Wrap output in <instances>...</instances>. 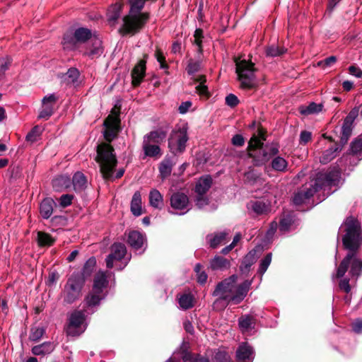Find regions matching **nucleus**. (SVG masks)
I'll list each match as a JSON object with an SVG mask.
<instances>
[{"mask_svg": "<svg viewBox=\"0 0 362 362\" xmlns=\"http://www.w3.org/2000/svg\"><path fill=\"white\" fill-rule=\"evenodd\" d=\"M341 172L333 170L326 173H319L314 185L305 190L298 192L294 194L293 202L295 205H301L305 200L313 197L314 194L326 187L337 186L340 182Z\"/></svg>", "mask_w": 362, "mask_h": 362, "instance_id": "f257e3e1", "label": "nucleus"}, {"mask_svg": "<svg viewBox=\"0 0 362 362\" xmlns=\"http://www.w3.org/2000/svg\"><path fill=\"white\" fill-rule=\"evenodd\" d=\"M358 107H355L344 118L340 128L339 142L335 143L334 146L323 151L322 155L320 158V162L322 164H327L337 156V153L341 151L342 148L347 144L352 135L354 122L358 115Z\"/></svg>", "mask_w": 362, "mask_h": 362, "instance_id": "f03ea898", "label": "nucleus"}, {"mask_svg": "<svg viewBox=\"0 0 362 362\" xmlns=\"http://www.w3.org/2000/svg\"><path fill=\"white\" fill-rule=\"evenodd\" d=\"M339 230L343 233V248L348 252H358L362 246V227L358 218L353 216L346 217Z\"/></svg>", "mask_w": 362, "mask_h": 362, "instance_id": "7ed1b4c3", "label": "nucleus"}, {"mask_svg": "<svg viewBox=\"0 0 362 362\" xmlns=\"http://www.w3.org/2000/svg\"><path fill=\"white\" fill-rule=\"evenodd\" d=\"M235 63V72L238 76V81L240 82V88L243 90H252L257 88L256 77L255 72V64L251 61L241 60L240 58L233 57Z\"/></svg>", "mask_w": 362, "mask_h": 362, "instance_id": "20e7f679", "label": "nucleus"}, {"mask_svg": "<svg viewBox=\"0 0 362 362\" xmlns=\"http://www.w3.org/2000/svg\"><path fill=\"white\" fill-rule=\"evenodd\" d=\"M113 147L107 144H101L97 146L96 161L100 165V170L105 179L112 177L113 170L117 160Z\"/></svg>", "mask_w": 362, "mask_h": 362, "instance_id": "39448f33", "label": "nucleus"}, {"mask_svg": "<svg viewBox=\"0 0 362 362\" xmlns=\"http://www.w3.org/2000/svg\"><path fill=\"white\" fill-rule=\"evenodd\" d=\"M358 252H348L337 269L335 277H344L349 269V275L356 281L362 274V259L357 256Z\"/></svg>", "mask_w": 362, "mask_h": 362, "instance_id": "423d86ee", "label": "nucleus"}, {"mask_svg": "<svg viewBox=\"0 0 362 362\" xmlns=\"http://www.w3.org/2000/svg\"><path fill=\"white\" fill-rule=\"evenodd\" d=\"M85 286L83 279L71 274L64 286L61 296L64 304H72L82 296V290Z\"/></svg>", "mask_w": 362, "mask_h": 362, "instance_id": "0eeeda50", "label": "nucleus"}, {"mask_svg": "<svg viewBox=\"0 0 362 362\" xmlns=\"http://www.w3.org/2000/svg\"><path fill=\"white\" fill-rule=\"evenodd\" d=\"M92 37V32L87 28H78L74 31L69 30L64 33L62 45L64 49L74 50L78 44L85 43Z\"/></svg>", "mask_w": 362, "mask_h": 362, "instance_id": "6e6552de", "label": "nucleus"}, {"mask_svg": "<svg viewBox=\"0 0 362 362\" xmlns=\"http://www.w3.org/2000/svg\"><path fill=\"white\" fill-rule=\"evenodd\" d=\"M263 146L264 143L255 135H252L248 142L247 148L248 156L253 158L256 165H264L270 160L269 153L267 148H263Z\"/></svg>", "mask_w": 362, "mask_h": 362, "instance_id": "1a4fd4ad", "label": "nucleus"}, {"mask_svg": "<svg viewBox=\"0 0 362 362\" xmlns=\"http://www.w3.org/2000/svg\"><path fill=\"white\" fill-rule=\"evenodd\" d=\"M188 139L187 127H183L173 132L168 139V148L170 152L174 155L182 153L185 151Z\"/></svg>", "mask_w": 362, "mask_h": 362, "instance_id": "9d476101", "label": "nucleus"}, {"mask_svg": "<svg viewBox=\"0 0 362 362\" xmlns=\"http://www.w3.org/2000/svg\"><path fill=\"white\" fill-rule=\"evenodd\" d=\"M85 321V313L83 310H74L69 316V324L66 328L68 336L77 337L82 334L85 328L81 325Z\"/></svg>", "mask_w": 362, "mask_h": 362, "instance_id": "9b49d317", "label": "nucleus"}, {"mask_svg": "<svg viewBox=\"0 0 362 362\" xmlns=\"http://www.w3.org/2000/svg\"><path fill=\"white\" fill-rule=\"evenodd\" d=\"M170 206L178 211L175 214L184 215L187 213L191 207L188 196L182 192H176L172 194L170 198Z\"/></svg>", "mask_w": 362, "mask_h": 362, "instance_id": "f8f14e48", "label": "nucleus"}, {"mask_svg": "<svg viewBox=\"0 0 362 362\" xmlns=\"http://www.w3.org/2000/svg\"><path fill=\"white\" fill-rule=\"evenodd\" d=\"M250 286L251 282L248 280H245L239 284L234 291H233L232 289H228V305L230 303L235 305L240 303L247 296Z\"/></svg>", "mask_w": 362, "mask_h": 362, "instance_id": "ddd939ff", "label": "nucleus"}, {"mask_svg": "<svg viewBox=\"0 0 362 362\" xmlns=\"http://www.w3.org/2000/svg\"><path fill=\"white\" fill-rule=\"evenodd\" d=\"M212 295L217 297L213 303V309L216 311H223L226 308V279L216 285Z\"/></svg>", "mask_w": 362, "mask_h": 362, "instance_id": "4468645a", "label": "nucleus"}, {"mask_svg": "<svg viewBox=\"0 0 362 362\" xmlns=\"http://www.w3.org/2000/svg\"><path fill=\"white\" fill-rule=\"evenodd\" d=\"M127 242L135 251L141 250L139 252L140 254L143 253L147 247L146 235L137 230H132L129 233Z\"/></svg>", "mask_w": 362, "mask_h": 362, "instance_id": "2eb2a0df", "label": "nucleus"}, {"mask_svg": "<svg viewBox=\"0 0 362 362\" xmlns=\"http://www.w3.org/2000/svg\"><path fill=\"white\" fill-rule=\"evenodd\" d=\"M126 253L127 248L123 243H114L111 247V253L105 259L106 267L108 269H112L113 267V262L115 260H121L124 257Z\"/></svg>", "mask_w": 362, "mask_h": 362, "instance_id": "dca6fc26", "label": "nucleus"}, {"mask_svg": "<svg viewBox=\"0 0 362 362\" xmlns=\"http://www.w3.org/2000/svg\"><path fill=\"white\" fill-rule=\"evenodd\" d=\"M262 252V247L259 245L249 251L244 257L242 261L240 269L242 271H249L250 268L254 264Z\"/></svg>", "mask_w": 362, "mask_h": 362, "instance_id": "f3484780", "label": "nucleus"}, {"mask_svg": "<svg viewBox=\"0 0 362 362\" xmlns=\"http://www.w3.org/2000/svg\"><path fill=\"white\" fill-rule=\"evenodd\" d=\"M96 267V259L95 257H90L83 264L81 271L74 272L71 274L78 276L83 279L86 284V280L91 276Z\"/></svg>", "mask_w": 362, "mask_h": 362, "instance_id": "a211bd4d", "label": "nucleus"}, {"mask_svg": "<svg viewBox=\"0 0 362 362\" xmlns=\"http://www.w3.org/2000/svg\"><path fill=\"white\" fill-rule=\"evenodd\" d=\"M254 351L247 343H242L236 350V360L238 362H252Z\"/></svg>", "mask_w": 362, "mask_h": 362, "instance_id": "6ab92c4d", "label": "nucleus"}, {"mask_svg": "<svg viewBox=\"0 0 362 362\" xmlns=\"http://www.w3.org/2000/svg\"><path fill=\"white\" fill-rule=\"evenodd\" d=\"M212 178L209 175L201 176L196 182L194 192L197 195H204L212 185Z\"/></svg>", "mask_w": 362, "mask_h": 362, "instance_id": "aec40b11", "label": "nucleus"}, {"mask_svg": "<svg viewBox=\"0 0 362 362\" xmlns=\"http://www.w3.org/2000/svg\"><path fill=\"white\" fill-rule=\"evenodd\" d=\"M146 71V62L141 60L134 66L132 71V85L134 86H138L140 85L143 78L145 76Z\"/></svg>", "mask_w": 362, "mask_h": 362, "instance_id": "412c9836", "label": "nucleus"}, {"mask_svg": "<svg viewBox=\"0 0 362 362\" xmlns=\"http://www.w3.org/2000/svg\"><path fill=\"white\" fill-rule=\"evenodd\" d=\"M247 209L257 216L266 214L269 211V206L264 201L251 200L247 203Z\"/></svg>", "mask_w": 362, "mask_h": 362, "instance_id": "4be33fe9", "label": "nucleus"}, {"mask_svg": "<svg viewBox=\"0 0 362 362\" xmlns=\"http://www.w3.org/2000/svg\"><path fill=\"white\" fill-rule=\"evenodd\" d=\"M110 117V121H105L104 125L105 130L104 131V137L107 141L113 140L117 134L119 122Z\"/></svg>", "mask_w": 362, "mask_h": 362, "instance_id": "5701e85b", "label": "nucleus"}, {"mask_svg": "<svg viewBox=\"0 0 362 362\" xmlns=\"http://www.w3.org/2000/svg\"><path fill=\"white\" fill-rule=\"evenodd\" d=\"M56 204L53 199L45 198L40 204V214L42 218L48 219L53 213V208Z\"/></svg>", "mask_w": 362, "mask_h": 362, "instance_id": "b1692460", "label": "nucleus"}, {"mask_svg": "<svg viewBox=\"0 0 362 362\" xmlns=\"http://www.w3.org/2000/svg\"><path fill=\"white\" fill-rule=\"evenodd\" d=\"M56 345L51 341H45L40 344L34 346L32 354L35 356H45L51 354L55 349Z\"/></svg>", "mask_w": 362, "mask_h": 362, "instance_id": "393cba45", "label": "nucleus"}, {"mask_svg": "<svg viewBox=\"0 0 362 362\" xmlns=\"http://www.w3.org/2000/svg\"><path fill=\"white\" fill-rule=\"evenodd\" d=\"M348 153L355 156L358 160L362 159V133L350 143Z\"/></svg>", "mask_w": 362, "mask_h": 362, "instance_id": "a878e982", "label": "nucleus"}, {"mask_svg": "<svg viewBox=\"0 0 362 362\" xmlns=\"http://www.w3.org/2000/svg\"><path fill=\"white\" fill-rule=\"evenodd\" d=\"M106 296L105 293H102L98 291L95 292L92 290L85 298L84 303L88 308H93V307L98 306L100 301Z\"/></svg>", "mask_w": 362, "mask_h": 362, "instance_id": "bb28decb", "label": "nucleus"}, {"mask_svg": "<svg viewBox=\"0 0 362 362\" xmlns=\"http://www.w3.org/2000/svg\"><path fill=\"white\" fill-rule=\"evenodd\" d=\"M108 281L107 280V276L105 272H98L93 281V285L92 290H94L95 292H100L102 293H105L104 289L107 286Z\"/></svg>", "mask_w": 362, "mask_h": 362, "instance_id": "cd10ccee", "label": "nucleus"}, {"mask_svg": "<svg viewBox=\"0 0 362 362\" xmlns=\"http://www.w3.org/2000/svg\"><path fill=\"white\" fill-rule=\"evenodd\" d=\"M74 189L76 192L83 191L87 187V179L81 172H76L72 177Z\"/></svg>", "mask_w": 362, "mask_h": 362, "instance_id": "c85d7f7f", "label": "nucleus"}, {"mask_svg": "<svg viewBox=\"0 0 362 362\" xmlns=\"http://www.w3.org/2000/svg\"><path fill=\"white\" fill-rule=\"evenodd\" d=\"M322 108L323 105L322 103L317 104L315 102H311L308 105H300L298 107V111L303 115H310L320 112Z\"/></svg>", "mask_w": 362, "mask_h": 362, "instance_id": "c756f323", "label": "nucleus"}, {"mask_svg": "<svg viewBox=\"0 0 362 362\" xmlns=\"http://www.w3.org/2000/svg\"><path fill=\"white\" fill-rule=\"evenodd\" d=\"M142 148L144 155L148 157H155L161 154L160 148L158 144H151L144 139L142 142Z\"/></svg>", "mask_w": 362, "mask_h": 362, "instance_id": "7c9ffc66", "label": "nucleus"}, {"mask_svg": "<svg viewBox=\"0 0 362 362\" xmlns=\"http://www.w3.org/2000/svg\"><path fill=\"white\" fill-rule=\"evenodd\" d=\"M103 53L101 41L98 39L92 40L91 47L84 52V54L90 59L98 58Z\"/></svg>", "mask_w": 362, "mask_h": 362, "instance_id": "2f4dec72", "label": "nucleus"}, {"mask_svg": "<svg viewBox=\"0 0 362 362\" xmlns=\"http://www.w3.org/2000/svg\"><path fill=\"white\" fill-rule=\"evenodd\" d=\"M226 238V231L208 234L206 237V240L209 244L210 247L213 249L216 248Z\"/></svg>", "mask_w": 362, "mask_h": 362, "instance_id": "473e14b6", "label": "nucleus"}, {"mask_svg": "<svg viewBox=\"0 0 362 362\" xmlns=\"http://www.w3.org/2000/svg\"><path fill=\"white\" fill-rule=\"evenodd\" d=\"M166 137V132L163 130L152 131L144 136V140L150 141L155 144H159L163 141Z\"/></svg>", "mask_w": 362, "mask_h": 362, "instance_id": "72a5a7b5", "label": "nucleus"}, {"mask_svg": "<svg viewBox=\"0 0 362 362\" xmlns=\"http://www.w3.org/2000/svg\"><path fill=\"white\" fill-rule=\"evenodd\" d=\"M238 325L243 332H248L255 328V319L249 315H243L238 319Z\"/></svg>", "mask_w": 362, "mask_h": 362, "instance_id": "f704fd0d", "label": "nucleus"}, {"mask_svg": "<svg viewBox=\"0 0 362 362\" xmlns=\"http://www.w3.org/2000/svg\"><path fill=\"white\" fill-rule=\"evenodd\" d=\"M122 11V6L116 4L112 5L107 11V21L111 26L115 25L117 20L120 17Z\"/></svg>", "mask_w": 362, "mask_h": 362, "instance_id": "c9c22d12", "label": "nucleus"}, {"mask_svg": "<svg viewBox=\"0 0 362 362\" xmlns=\"http://www.w3.org/2000/svg\"><path fill=\"white\" fill-rule=\"evenodd\" d=\"M149 204L154 209H161L163 205V199L160 192L153 189L149 192Z\"/></svg>", "mask_w": 362, "mask_h": 362, "instance_id": "e433bc0d", "label": "nucleus"}, {"mask_svg": "<svg viewBox=\"0 0 362 362\" xmlns=\"http://www.w3.org/2000/svg\"><path fill=\"white\" fill-rule=\"evenodd\" d=\"M141 203V193L140 192L136 191L133 194L131 201V211L135 216H139L142 214Z\"/></svg>", "mask_w": 362, "mask_h": 362, "instance_id": "4c0bfd02", "label": "nucleus"}, {"mask_svg": "<svg viewBox=\"0 0 362 362\" xmlns=\"http://www.w3.org/2000/svg\"><path fill=\"white\" fill-rule=\"evenodd\" d=\"M173 167V161L170 158H165L159 165V173L162 180L166 179L172 173Z\"/></svg>", "mask_w": 362, "mask_h": 362, "instance_id": "58836bf2", "label": "nucleus"}, {"mask_svg": "<svg viewBox=\"0 0 362 362\" xmlns=\"http://www.w3.org/2000/svg\"><path fill=\"white\" fill-rule=\"evenodd\" d=\"M79 71L76 68H70L66 73L62 76V80L67 84H74L77 82L79 77Z\"/></svg>", "mask_w": 362, "mask_h": 362, "instance_id": "ea45409f", "label": "nucleus"}, {"mask_svg": "<svg viewBox=\"0 0 362 362\" xmlns=\"http://www.w3.org/2000/svg\"><path fill=\"white\" fill-rule=\"evenodd\" d=\"M294 223V216L291 214H283L279 221V230L283 232L288 231Z\"/></svg>", "mask_w": 362, "mask_h": 362, "instance_id": "a19ab883", "label": "nucleus"}, {"mask_svg": "<svg viewBox=\"0 0 362 362\" xmlns=\"http://www.w3.org/2000/svg\"><path fill=\"white\" fill-rule=\"evenodd\" d=\"M288 162L281 156L274 157L271 162V167L277 172H286L287 170Z\"/></svg>", "mask_w": 362, "mask_h": 362, "instance_id": "79ce46f5", "label": "nucleus"}, {"mask_svg": "<svg viewBox=\"0 0 362 362\" xmlns=\"http://www.w3.org/2000/svg\"><path fill=\"white\" fill-rule=\"evenodd\" d=\"M286 51L285 47L273 44L266 47L265 52L267 57H276L283 55Z\"/></svg>", "mask_w": 362, "mask_h": 362, "instance_id": "37998d69", "label": "nucleus"}, {"mask_svg": "<svg viewBox=\"0 0 362 362\" xmlns=\"http://www.w3.org/2000/svg\"><path fill=\"white\" fill-rule=\"evenodd\" d=\"M37 240L38 245L41 247L51 246L55 242V239L51 235L42 231L37 232Z\"/></svg>", "mask_w": 362, "mask_h": 362, "instance_id": "c03bdc74", "label": "nucleus"}, {"mask_svg": "<svg viewBox=\"0 0 362 362\" xmlns=\"http://www.w3.org/2000/svg\"><path fill=\"white\" fill-rule=\"evenodd\" d=\"M226 266V259L218 255H216L209 263V268L214 271L222 270Z\"/></svg>", "mask_w": 362, "mask_h": 362, "instance_id": "a18cd8bd", "label": "nucleus"}, {"mask_svg": "<svg viewBox=\"0 0 362 362\" xmlns=\"http://www.w3.org/2000/svg\"><path fill=\"white\" fill-rule=\"evenodd\" d=\"M180 308L183 310H188L193 307V296L188 294H182L178 300Z\"/></svg>", "mask_w": 362, "mask_h": 362, "instance_id": "49530a36", "label": "nucleus"}, {"mask_svg": "<svg viewBox=\"0 0 362 362\" xmlns=\"http://www.w3.org/2000/svg\"><path fill=\"white\" fill-rule=\"evenodd\" d=\"M45 333L44 327H35L30 329L29 340L33 342L39 341Z\"/></svg>", "mask_w": 362, "mask_h": 362, "instance_id": "de8ad7c7", "label": "nucleus"}, {"mask_svg": "<svg viewBox=\"0 0 362 362\" xmlns=\"http://www.w3.org/2000/svg\"><path fill=\"white\" fill-rule=\"evenodd\" d=\"M54 105L49 103H42V107L40 110L38 117L40 119H48L54 112Z\"/></svg>", "mask_w": 362, "mask_h": 362, "instance_id": "09e8293b", "label": "nucleus"}, {"mask_svg": "<svg viewBox=\"0 0 362 362\" xmlns=\"http://www.w3.org/2000/svg\"><path fill=\"white\" fill-rule=\"evenodd\" d=\"M203 266L200 263L196 264L194 272L197 274V280L199 284H204L208 279V275L204 271H202Z\"/></svg>", "mask_w": 362, "mask_h": 362, "instance_id": "8fccbe9b", "label": "nucleus"}, {"mask_svg": "<svg viewBox=\"0 0 362 362\" xmlns=\"http://www.w3.org/2000/svg\"><path fill=\"white\" fill-rule=\"evenodd\" d=\"M194 44L197 46V52L199 54H202V39L204 38L203 30L201 28H197L194 33Z\"/></svg>", "mask_w": 362, "mask_h": 362, "instance_id": "3c124183", "label": "nucleus"}, {"mask_svg": "<svg viewBox=\"0 0 362 362\" xmlns=\"http://www.w3.org/2000/svg\"><path fill=\"white\" fill-rule=\"evenodd\" d=\"M272 252L267 253L266 256L261 260L259 267L258 269V273L263 275L267 270L269 264L272 262Z\"/></svg>", "mask_w": 362, "mask_h": 362, "instance_id": "603ef678", "label": "nucleus"}, {"mask_svg": "<svg viewBox=\"0 0 362 362\" xmlns=\"http://www.w3.org/2000/svg\"><path fill=\"white\" fill-rule=\"evenodd\" d=\"M200 78V83L196 87L197 92L202 96H205L206 98L209 97V93L208 91V88L204 84V82L206 81L205 77L202 76Z\"/></svg>", "mask_w": 362, "mask_h": 362, "instance_id": "864d4df0", "label": "nucleus"}, {"mask_svg": "<svg viewBox=\"0 0 362 362\" xmlns=\"http://www.w3.org/2000/svg\"><path fill=\"white\" fill-rule=\"evenodd\" d=\"M200 68H201V62L199 60H197V61L190 60L187 65V71L188 74L193 75L194 74L199 71Z\"/></svg>", "mask_w": 362, "mask_h": 362, "instance_id": "5fc2aeb1", "label": "nucleus"}, {"mask_svg": "<svg viewBox=\"0 0 362 362\" xmlns=\"http://www.w3.org/2000/svg\"><path fill=\"white\" fill-rule=\"evenodd\" d=\"M337 62V57L335 56H330L325 58L323 60L319 61L317 64V66L325 69L328 66H331Z\"/></svg>", "mask_w": 362, "mask_h": 362, "instance_id": "6e6d98bb", "label": "nucleus"}, {"mask_svg": "<svg viewBox=\"0 0 362 362\" xmlns=\"http://www.w3.org/2000/svg\"><path fill=\"white\" fill-rule=\"evenodd\" d=\"M73 199L74 195L72 194H62L59 199V202L62 207L65 208L71 204Z\"/></svg>", "mask_w": 362, "mask_h": 362, "instance_id": "4d7b16f0", "label": "nucleus"}, {"mask_svg": "<svg viewBox=\"0 0 362 362\" xmlns=\"http://www.w3.org/2000/svg\"><path fill=\"white\" fill-rule=\"evenodd\" d=\"M350 279L347 278L341 279L339 281V288L341 291L345 292L346 293H349L351 287L349 284Z\"/></svg>", "mask_w": 362, "mask_h": 362, "instance_id": "13d9d810", "label": "nucleus"}, {"mask_svg": "<svg viewBox=\"0 0 362 362\" xmlns=\"http://www.w3.org/2000/svg\"><path fill=\"white\" fill-rule=\"evenodd\" d=\"M39 136V128L37 127H35L31 129L30 132L28 133L25 139L27 141L35 142L37 141Z\"/></svg>", "mask_w": 362, "mask_h": 362, "instance_id": "bf43d9fd", "label": "nucleus"}, {"mask_svg": "<svg viewBox=\"0 0 362 362\" xmlns=\"http://www.w3.org/2000/svg\"><path fill=\"white\" fill-rule=\"evenodd\" d=\"M155 56H156L157 61L160 64V68L161 69L167 70L168 69V65L165 62V58L164 55L163 54V53L161 52H160L159 50H157L155 54Z\"/></svg>", "mask_w": 362, "mask_h": 362, "instance_id": "052dcab7", "label": "nucleus"}, {"mask_svg": "<svg viewBox=\"0 0 362 362\" xmlns=\"http://www.w3.org/2000/svg\"><path fill=\"white\" fill-rule=\"evenodd\" d=\"M211 362H226V351L218 350L214 355Z\"/></svg>", "mask_w": 362, "mask_h": 362, "instance_id": "680f3d73", "label": "nucleus"}, {"mask_svg": "<svg viewBox=\"0 0 362 362\" xmlns=\"http://www.w3.org/2000/svg\"><path fill=\"white\" fill-rule=\"evenodd\" d=\"M243 238V235L240 232H238L235 233V236L233 237L232 243L228 245V252L231 251L235 247L238 245V243L240 242V240Z\"/></svg>", "mask_w": 362, "mask_h": 362, "instance_id": "e2e57ef3", "label": "nucleus"}, {"mask_svg": "<svg viewBox=\"0 0 362 362\" xmlns=\"http://www.w3.org/2000/svg\"><path fill=\"white\" fill-rule=\"evenodd\" d=\"M240 104L238 98L233 93L228 94V106L234 108Z\"/></svg>", "mask_w": 362, "mask_h": 362, "instance_id": "0e129e2a", "label": "nucleus"}, {"mask_svg": "<svg viewBox=\"0 0 362 362\" xmlns=\"http://www.w3.org/2000/svg\"><path fill=\"white\" fill-rule=\"evenodd\" d=\"M312 139V133L308 131H302L300 134V144H306Z\"/></svg>", "mask_w": 362, "mask_h": 362, "instance_id": "69168bd1", "label": "nucleus"}, {"mask_svg": "<svg viewBox=\"0 0 362 362\" xmlns=\"http://www.w3.org/2000/svg\"><path fill=\"white\" fill-rule=\"evenodd\" d=\"M209 204V199L204 195H197L195 204L199 209H202Z\"/></svg>", "mask_w": 362, "mask_h": 362, "instance_id": "338daca9", "label": "nucleus"}, {"mask_svg": "<svg viewBox=\"0 0 362 362\" xmlns=\"http://www.w3.org/2000/svg\"><path fill=\"white\" fill-rule=\"evenodd\" d=\"M351 328H352V330L356 334L362 333V319L361 318L356 319L351 324Z\"/></svg>", "mask_w": 362, "mask_h": 362, "instance_id": "774afa93", "label": "nucleus"}]
</instances>
